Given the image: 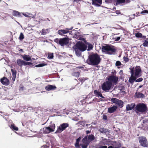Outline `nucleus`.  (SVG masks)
<instances>
[{
    "instance_id": "obj_1",
    "label": "nucleus",
    "mask_w": 148,
    "mask_h": 148,
    "mask_svg": "<svg viewBox=\"0 0 148 148\" xmlns=\"http://www.w3.org/2000/svg\"><path fill=\"white\" fill-rule=\"evenodd\" d=\"M87 46L86 43L82 41H78L73 47V49L75 51L76 55L78 56H80L82 52L87 49Z\"/></svg>"
},
{
    "instance_id": "obj_2",
    "label": "nucleus",
    "mask_w": 148,
    "mask_h": 148,
    "mask_svg": "<svg viewBox=\"0 0 148 148\" xmlns=\"http://www.w3.org/2000/svg\"><path fill=\"white\" fill-rule=\"evenodd\" d=\"M101 60V59L98 54H94L89 55L86 62L89 65L95 66L99 64Z\"/></svg>"
},
{
    "instance_id": "obj_3",
    "label": "nucleus",
    "mask_w": 148,
    "mask_h": 148,
    "mask_svg": "<svg viewBox=\"0 0 148 148\" xmlns=\"http://www.w3.org/2000/svg\"><path fill=\"white\" fill-rule=\"evenodd\" d=\"M102 49L103 51L106 52V53L109 55L114 54L116 50L114 46L109 45L103 46Z\"/></svg>"
},
{
    "instance_id": "obj_4",
    "label": "nucleus",
    "mask_w": 148,
    "mask_h": 148,
    "mask_svg": "<svg viewBox=\"0 0 148 148\" xmlns=\"http://www.w3.org/2000/svg\"><path fill=\"white\" fill-rule=\"evenodd\" d=\"M54 41L61 46L68 45L69 42V38L64 37L62 38H56L54 40Z\"/></svg>"
},
{
    "instance_id": "obj_5",
    "label": "nucleus",
    "mask_w": 148,
    "mask_h": 148,
    "mask_svg": "<svg viewBox=\"0 0 148 148\" xmlns=\"http://www.w3.org/2000/svg\"><path fill=\"white\" fill-rule=\"evenodd\" d=\"M130 73L136 77L138 78L141 76V70L140 66H137L135 67L130 69Z\"/></svg>"
},
{
    "instance_id": "obj_6",
    "label": "nucleus",
    "mask_w": 148,
    "mask_h": 148,
    "mask_svg": "<svg viewBox=\"0 0 148 148\" xmlns=\"http://www.w3.org/2000/svg\"><path fill=\"white\" fill-rule=\"evenodd\" d=\"M136 112L141 113L146 112L148 110L146 105L143 103L137 104L135 107Z\"/></svg>"
},
{
    "instance_id": "obj_7",
    "label": "nucleus",
    "mask_w": 148,
    "mask_h": 148,
    "mask_svg": "<svg viewBox=\"0 0 148 148\" xmlns=\"http://www.w3.org/2000/svg\"><path fill=\"white\" fill-rule=\"evenodd\" d=\"M139 142L140 145L144 147H148V141L146 137L144 136H140L138 138Z\"/></svg>"
},
{
    "instance_id": "obj_8",
    "label": "nucleus",
    "mask_w": 148,
    "mask_h": 148,
    "mask_svg": "<svg viewBox=\"0 0 148 148\" xmlns=\"http://www.w3.org/2000/svg\"><path fill=\"white\" fill-rule=\"evenodd\" d=\"M69 124L68 123H63L60 124V125L58 127L57 130L56 132V133H60L63 131L65 130L66 128L69 126Z\"/></svg>"
},
{
    "instance_id": "obj_9",
    "label": "nucleus",
    "mask_w": 148,
    "mask_h": 148,
    "mask_svg": "<svg viewBox=\"0 0 148 148\" xmlns=\"http://www.w3.org/2000/svg\"><path fill=\"white\" fill-rule=\"evenodd\" d=\"M112 85V84L108 81L104 82L101 85L102 89L103 91H108L111 88Z\"/></svg>"
},
{
    "instance_id": "obj_10",
    "label": "nucleus",
    "mask_w": 148,
    "mask_h": 148,
    "mask_svg": "<svg viewBox=\"0 0 148 148\" xmlns=\"http://www.w3.org/2000/svg\"><path fill=\"white\" fill-rule=\"evenodd\" d=\"M55 128V124L54 123L52 124L49 127H44L43 129V132L45 133L48 134L53 132L54 131Z\"/></svg>"
},
{
    "instance_id": "obj_11",
    "label": "nucleus",
    "mask_w": 148,
    "mask_h": 148,
    "mask_svg": "<svg viewBox=\"0 0 148 148\" xmlns=\"http://www.w3.org/2000/svg\"><path fill=\"white\" fill-rule=\"evenodd\" d=\"M111 101L113 103L118 105L121 108L123 106V102L122 100H119L116 98H112L111 99Z\"/></svg>"
},
{
    "instance_id": "obj_12",
    "label": "nucleus",
    "mask_w": 148,
    "mask_h": 148,
    "mask_svg": "<svg viewBox=\"0 0 148 148\" xmlns=\"http://www.w3.org/2000/svg\"><path fill=\"white\" fill-rule=\"evenodd\" d=\"M118 77L116 76L111 75L108 77V82H110L111 84H116L118 80Z\"/></svg>"
},
{
    "instance_id": "obj_13",
    "label": "nucleus",
    "mask_w": 148,
    "mask_h": 148,
    "mask_svg": "<svg viewBox=\"0 0 148 148\" xmlns=\"http://www.w3.org/2000/svg\"><path fill=\"white\" fill-rule=\"evenodd\" d=\"M73 27L70 28H66L65 29H60L59 30L58 32V33L60 35H63L64 34L69 33V30H71L73 29Z\"/></svg>"
},
{
    "instance_id": "obj_14",
    "label": "nucleus",
    "mask_w": 148,
    "mask_h": 148,
    "mask_svg": "<svg viewBox=\"0 0 148 148\" xmlns=\"http://www.w3.org/2000/svg\"><path fill=\"white\" fill-rule=\"evenodd\" d=\"M87 136H85L82 140V143L84 144H80V145L82 148H87L89 144V142H88L87 140Z\"/></svg>"
},
{
    "instance_id": "obj_15",
    "label": "nucleus",
    "mask_w": 148,
    "mask_h": 148,
    "mask_svg": "<svg viewBox=\"0 0 148 148\" xmlns=\"http://www.w3.org/2000/svg\"><path fill=\"white\" fill-rule=\"evenodd\" d=\"M92 4L96 7H100L102 4V0H92Z\"/></svg>"
},
{
    "instance_id": "obj_16",
    "label": "nucleus",
    "mask_w": 148,
    "mask_h": 148,
    "mask_svg": "<svg viewBox=\"0 0 148 148\" xmlns=\"http://www.w3.org/2000/svg\"><path fill=\"white\" fill-rule=\"evenodd\" d=\"M0 81L3 84L6 86L9 85L10 84L8 79L5 77H3L2 78H1Z\"/></svg>"
},
{
    "instance_id": "obj_17",
    "label": "nucleus",
    "mask_w": 148,
    "mask_h": 148,
    "mask_svg": "<svg viewBox=\"0 0 148 148\" xmlns=\"http://www.w3.org/2000/svg\"><path fill=\"white\" fill-rule=\"evenodd\" d=\"M136 106L135 103H131L128 104L126 106V110L127 111L133 109Z\"/></svg>"
},
{
    "instance_id": "obj_18",
    "label": "nucleus",
    "mask_w": 148,
    "mask_h": 148,
    "mask_svg": "<svg viewBox=\"0 0 148 148\" xmlns=\"http://www.w3.org/2000/svg\"><path fill=\"white\" fill-rule=\"evenodd\" d=\"M128 0H115L114 1V4L115 5H121V4L124 3L126 1L128 2Z\"/></svg>"
},
{
    "instance_id": "obj_19",
    "label": "nucleus",
    "mask_w": 148,
    "mask_h": 148,
    "mask_svg": "<svg viewBox=\"0 0 148 148\" xmlns=\"http://www.w3.org/2000/svg\"><path fill=\"white\" fill-rule=\"evenodd\" d=\"M57 88L55 86L51 85H49L46 86L45 87V89L47 91L54 90H56Z\"/></svg>"
},
{
    "instance_id": "obj_20",
    "label": "nucleus",
    "mask_w": 148,
    "mask_h": 148,
    "mask_svg": "<svg viewBox=\"0 0 148 148\" xmlns=\"http://www.w3.org/2000/svg\"><path fill=\"white\" fill-rule=\"evenodd\" d=\"M117 108V107L116 106H113L112 107L109 108L108 110V112L110 113H112L115 112Z\"/></svg>"
},
{
    "instance_id": "obj_21",
    "label": "nucleus",
    "mask_w": 148,
    "mask_h": 148,
    "mask_svg": "<svg viewBox=\"0 0 148 148\" xmlns=\"http://www.w3.org/2000/svg\"><path fill=\"white\" fill-rule=\"evenodd\" d=\"M23 59L24 60L26 61H31L32 60V56L26 54H24L21 56Z\"/></svg>"
},
{
    "instance_id": "obj_22",
    "label": "nucleus",
    "mask_w": 148,
    "mask_h": 148,
    "mask_svg": "<svg viewBox=\"0 0 148 148\" xmlns=\"http://www.w3.org/2000/svg\"><path fill=\"white\" fill-rule=\"evenodd\" d=\"M119 33L117 34H115L114 33H112V35L111 36L112 40H114V41H119L121 38L120 37H117L115 36V35L116 34H119Z\"/></svg>"
},
{
    "instance_id": "obj_23",
    "label": "nucleus",
    "mask_w": 148,
    "mask_h": 148,
    "mask_svg": "<svg viewBox=\"0 0 148 148\" xmlns=\"http://www.w3.org/2000/svg\"><path fill=\"white\" fill-rule=\"evenodd\" d=\"M138 78L132 74H131V77L129 78V82L131 83H133Z\"/></svg>"
},
{
    "instance_id": "obj_24",
    "label": "nucleus",
    "mask_w": 148,
    "mask_h": 148,
    "mask_svg": "<svg viewBox=\"0 0 148 148\" xmlns=\"http://www.w3.org/2000/svg\"><path fill=\"white\" fill-rule=\"evenodd\" d=\"M24 61L21 59H18L16 60L17 64L20 67H22L24 65Z\"/></svg>"
},
{
    "instance_id": "obj_25",
    "label": "nucleus",
    "mask_w": 148,
    "mask_h": 148,
    "mask_svg": "<svg viewBox=\"0 0 148 148\" xmlns=\"http://www.w3.org/2000/svg\"><path fill=\"white\" fill-rule=\"evenodd\" d=\"M12 15L18 17H21V14L18 11L16 10H13Z\"/></svg>"
},
{
    "instance_id": "obj_26",
    "label": "nucleus",
    "mask_w": 148,
    "mask_h": 148,
    "mask_svg": "<svg viewBox=\"0 0 148 148\" xmlns=\"http://www.w3.org/2000/svg\"><path fill=\"white\" fill-rule=\"evenodd\" d=\"M87 136V140L89 143L90 141L94 140L95 139L94 136L92 134H91L89 136Z\"/></svg>"
},
{
    "instance_id": "obj_27",
    "label": "nucleus",
    "mask_w": 148,
    "mask_h": 148,
    "mask_svg": "<svg viewBox=\"0 0 148 148\" xmlns=\"http://www.w3.org/2000/svg\"><path fill=\"white\" fill-rule=\"evenodd\" d=\"M85 43L87 46L88 45V49H87L88 51H90L92 49L93 47V45L87 42H86Z\"/></svg>"
},
{
    "instance_id": "obj_28",
    "label": "nucleus",
    "mask_w": 148,
    "mask_h": 148,
    "mask_svg": "<svg viewBox=\"0 0 148 148\" xmlns=\"http://www.w3.org/2000/svg\"><path fill=\"white\" fill-rule=\"evenodd\" d=\"M99 131L102 133H106L109 132V130L107 129H105L103 128H100L99 130Z\"/></svg>"
},
{
    "instance_id": "obj_29",
    "label": "nucleus",
    "mask_w": 148,
    "mask_h": 148,
    "mask_svg": "<svg viewBox=\"0 0 148 148\" xmlns=\"http://www.w3.org/2000/svg\"><path fill=\"white\" fill-rule=\"evenodd\" d=\"M135 95L138 98H144L145 97L144 94L140 92H136L135 93Z\"/></svg>"
},
{
    "instance_id": "obj_30",
    "label": "nucleus",
    "mask_w": 148,
    "mask_h": 148,
    "mask_svg": "<svg viewBox=\"0 0 148 148\" xmlns=\"http://www.w3.org/2000/svg\"><path fill=\"white\" fill-rule=\"evenodd\" d=\"M82 138L81 137H79L76 140V142L75 143V146L77 148H78L79 147V142L80 140Z\"/></svg>"
},
{
    "instance_id": "obj_31",
    "label": "nucleus",
    "mask_w": 148,
    "mask_h": 148,
    "mask_svg": "<svg viewBox=\"0 0 148 148\" xmlns=\"http://www.w3.org/2000/svg\"><path fill=\"white\" fill-rule=\"evenodd\" d=\"M80 71H81L78 72H74L72 73V75L74 77H78L80 75Z\"/></svg>"
},
{
    "instance_id": "obj_32",
    "label": "nucleus",
    "mask_w": 148,
    "mask_h": 148,
    "mask_svg": "<svg viewBox=\"0 0 148 148\" xmlns=\"http://www.w3.org/2000/svg\"><path fill=\"white\" fill-rule=\"evenodd\" d=\"M78 79L81 82V84H82L85 81L88 80V78L87 77H83L82 78H79Z\"/></svg>"
},
{
    "instance_id": "obj_33",
    "label": "nucleus",
    "mask_w": 148,
    "mask_h": 148,
    "mask_svg": "<svg viewBox=\"0 0 148 148\" xmlns=\"http://www.w3.org/2000/svg\"><path fill=\"white\" fill-rule=\"evenodd\" d=\"M10 128L13 130L18 131V127L15 126L14 124H12L11 125Z\"/></svg>"
},
{
    "instance_id": "obj_34",
    "label": "nucleus",
    "mask_w": 148,
    "mask_h": 148,
    "mask_svg": "<svg viewBox=\"0 0 148 148\" xmlns=\"http://www.w3.org/2000/svg\"><path fill=\"white\" fill-rule=\"evenodd\" d=\"M11 71L12 73V75L13 76L12 79L13 80V78H14V79L16 77V70H14L12 69H11Z\"/></svg>"
},
{
    "instance_id": "obj_35",
    "label": "nucleus",
    "mask_w": 148,
    "mask_h": 148,
    "mask_svg": "<svg viewBox=\"0 0 148 148\" xmlns=\"http://www.w3.org/2000/svg\"><path fill=\"white\" fill-rule=\"evenodd\" d=\"M94 93L95 96L96 97H99L101 93L98 91L97 90H95L94 91Z\"/></svg>"
},
{
    "instance_id": "obj_36",
    "label": "nucleus",
    "mask_w": 148,
    "mask_h": 148,
    "mask_svg": "<svg viewBox=\"0 0 148 148\" xmlns=\"http://www.w3.org/2000/svg\"><path fill=\"white\" fill-rule=\"evenodd\" d=\"M143 45L145 47L148 46V38H147L146 40L144 41V42L143 44Z\"/></svg>"
},
{
    "instance_id": "obj_37",
    "label": "nucleus",
    "mask_w": 148,
    "mask_h": 148,
    "mask_svg": "<svg viewBox=\"0 0 148 148\" xmlns=\"http://www.w3.org/2000/svg\"><path fill=\"white\" fill-rule=\"evenodd\" d=\"M135 36L136 38H140L142 37V34L140 33L137 32L135 34Z\"/></svg>"
},
{
    "instance_id": "obj_38",
    "label": "nucleus",
    "mask_w": 148,
    "mask_h": 148,
    "mask_svg": "<svg viewBox=\"0 0 148 148\" xmlns=\"http://www.w3.org/2000/svg\"><path fill=\"white\" fill-rule=\"evenodd\" d=\"M114 1H115V0H105V2L106 3L109 4L114 2Z\"/></svg>"
},
{
    "instance_id": "obj_39",
    "label": "nucleus",
    "mask_w": 148,
    "mask_h": 148,
    "mask_svg": "<svg viewBox=\"0 0 148 148\" xmlns=\"http://www.w3.org/2000/svg\"><path fill=\"white\" fill-rule=\"evenodd\" d=\"M46 65H47V64H46L45 63H43L40 64H38L37 65H36L35 66L36 67H41L44 66Z\"/></svg>"
},
{
    "instance_id": "obj_40",
    "label": "nucleus",
    "mask_w": 148,
    "mask_h": 148,
    "mask_svg": "<svg viewBox=\"0 0 148 148\" xmlns=\"http://www.w3.org/2000/svg\"><path fill=\"white\" fill-rule=\"evenodd\" d=\"M53 57V53H49L48 54L47 58L49 59H52Z\"/></svg>"
},
{
    "instance_id": "obj_41",
    "label": "nucleus",
    "mask_w": 148,
    "mask_h": 148,
    "mask_svg": "<svg viewBox=\"0 0 148 148\" xmlns=\"http://www.w3.org/2000/svg\"><path fill=\"white\" fill-rule=\"evenodd\" d=\"M123 59L125 63L127 62L129 60V59L127 56H124Z\"/></svg>"
},
{
    "instance_id": "obj_42",
    "label": "nucleus",
    "mask_w": 148,
    "mask_h": 148,
    "mask_svg": "<svg viewBox=\"0 0 148 148\" xmlns=\"http://www.w3.org/2000/svg\"><path fill=\"white\" fill-rule=\"evenodd\" d=\"M24 37L23 34L22 33L20 34L19 36V39L21 40H22L24 38Z\"/></svg>"
},
{
    "instance_id": "obj_43",
    "label": "nucleus",
    "mask_w": 148,
    "mask_h": 148,
    "mask_svg": "<svg viewBox=\"0 0 148 148\" xmlns=\"http://www.w3.org/2000/svg\"><path fill=\"white\" fill-rule=\"evenodd\" d=\"M143 78L140 77L138 79H136V82H140L143 80Z\"/></svg>"
},
{
    "instance_id": "obj_44",
    "label": "nucleus",
    "mask_w": 148,
    "mask_h": 148,
    "mask_svg": "<svg viewBox=\"0 0 148 148\" xmlns=\"http://www.w3.org/2000/svg\"><path fill=\"white\" fill-rule=\"evenodd\" d=\"M121 65V62L119 61H117L115 64V65L116 66H120Z\"/></svg>"
},
{
    "instance_id": "obj_45",
    "label": "nucleus",
    "mask_w": 148,
    "mask_h": 148,
    "mask_svg": "<svg viewBox=\"0 0 148 148\" xmlns=\"http://www.w3.org/2000/svg\"><path fill=\"white\" fill-rule=\"evenodd\" d=\"M32 63L31 62H26V61H24V65L26 66L27 65H30V64L32 65Z\"/></svg>"
},
{
    "instance_id": "obj_46",
    "label": "nucleus",
    "mask_w": 148,
    "mask_h": 148,
    "mask_svg": "<svg viewBox=\"0 0 148 148\" xmlns=\"http://www.w3.org/2000/svg\"><path fill=\"white\" fill-rule=\"evenodd\" d=\"M103 119L104 120H107V116L106 114H104L103 116Z\"/></svg>"
},
{
    "instance_id": "obj_47",
    "label": "nucleus",
    "mask_w": 148,
    "mask_h": 148,
    "mask_svg": "<svg viewBox=\"0 0 148 148\" xmlns=\"http://www.w3.org/2000/svg\"><path fill=\"white\" fill-rule=\"evenodd\" d=\"M79 40H83L84 41V43H85V42H87L86 40L84 38H82V37H80L79 38Z\"/></svg>"
},
{
    "instance_id": "obj_48",
    "label": "nucleus",
    "mask_w": 148,
    "mask_h": 148,
    "mask_svg": "<svg viewBox=\"0 0 148 148\" xmlns=\"http://www.w3.org/2000/svg\"><path fill=\"white\" fill-rule=\"evenodd\" d=\"M98 148H107L106 146H100Z\"/></svg>"
},
{
    "instance_id": "obj_49",
    "label": "nucleus",
    "mask_w": 148,
    "mask_h": 148,
    "mask_svg": "<svg viewBox=\"0 0 148 148\" xmlns=\"http://www.w3.org/2000/svg\"><path fill=\"white\" fill-rule=\"evenodd\" d=\"M148 13V11L147 10H144L141 13Z\"/></svg>"
},
{
    "instance_id": "obj_50",
    "label": "nucleus",
    "mask_w": 148,
    "mask_h": 148,
    "mask_svg": "<svg viewBox=\"0 0 148 148\" xmlns=\"http://www.w3.org/2000/svg\"><path fill=\"white\" fill-rule=\"evenodd\" d=\"M23 15L24 16H25V17H29V16L28 15V13H27V14H26V13H25V14H24L23 13H22Z\"/></svg>"
},
{
    "instance_id": "obj_51",
    "label": "nucleus",
    "mask_w": 148,
    "mask_h": 148,
    "mask_svg": "<svg viewBox=\"0 0 148 148\" xmlns=\"http://www.w3.org/2000/svg\"><path fill=\"white\" fill-rule=\"evenodd\" d=\"M115 12L117 14H121V12L119 10H116Z\"/></svg>"
},
{
    "instance_id": "obj_52",
    "label": "nucleus",
    "mask_w": 148,
    "mask_h": 148,
    "mask_svg": "<svg viewBox=\"0 0 148 148\" xmlns=\"http://www.w3.org/2000/svg\"><path fill=\"white\" fill-rule=\"evenodd\" d=\"M91 132L90 131L87 130L86 131V133L87 134H88L89 133Z\"/></svg>"
},
{
    "instance_id": "obj_53",
    "label": "nucleus",
    "mask_w": 148,
    "mask_h": 148,
    "mask_svg": "<svg viewBox=\"0 0 148 148\" xmlns=\"http://www.w3.org/2000/svg\"><path fill=\"white\" fill-rule=\"evenodd\" d=\"M99 97H101L102 98H105V97L102 95V94L101 93V95H100Z\"/></svg>"
},
{
    "instance_id": "obj_54",
    "label": "nucleus",
    "mask_w": 148,
    "mask_h": 148,
    "mask_svg": "<svg viewBox=\"0 0 148 148\" xmlns=\"http://www.w3.org/2000/svg\"><path fill=\"white\" fill-rule=\"evenodd\" d=\"M119 73L120 74H122L123 73V71L122 70H121L119 72Z\"/></svg>"
},
{
    "instance_id": "obj_55",
    "label": "nucleus",
    "mask_w": 148,
    "mask_h": 148,
    "mask_svg": "<svg viewBox=\"0 0 148 148\" xmlns=\"http://www.w3.org/2000/svg\"><path fill=\"white\" fill-rule=\"evenodd\" d=\"M108 148H114V147L112 146H110Z\"/></svg>"
},
{
    "instance_id": "obj_56",
    "label": "nucleus",
    "mask_w": 148,
    "mask_h": 148,
    "mask_svg": "<svg viewBox=\"0 0 148 148\" xmlns=\"http://www.w3.org/2000/svg\"><path fill=\"white\" fill-rule=\"evenodd\" d=\"M97 99V98H96V97H95L93 99V101H96Z\"/></svg>"
},
{
    "instance_id": "obj_57",
    "label": "nucleus",
    "mask_w": 148,
    "mask_h": 148,
    "mask_svg": "<svg viewBox=\"0 0 148 148\" xmlns=\"http://www.w3.org/2000/svg\"><path fill=\"white\" fill-rule=\"evenodd\" d=\"M79 1V0H74V2H77Z\"/></svg>"
},
{
    "instance_id": "obj_58",
    "label": "nucleus",
    "mask_w": 148,
    "mask_h": 148,
    "mask_svg": "<svg viewBox=\"0 0 148 148\" xmlns=\"http://www.w3.org/2000/svg\"><path fill=\"white\" fill-rule=\"evenodd\" d=\"M23 87H21L20 88V90H23Z\"/></svg>"
},
{
    "instance_id": "obj_59",
    "label": "nucleus",
    "mask_w": 148,
    "mask_h": 148,
    "mask_svg": "<svg viewBox=\"0 0 148 148\" xmlns=\"http://www.w3.org/2000/svg\"><path fill=\"white\" fill-rule=\"evenodd\" d=\"M143 85H140V86H139V88H142L143 87Z\"/></svg>"
},
{
    "instance_id": "obj_60",
    "label": "nucleus",
    "mask_w": 148,
    "mask_h": 148,
    "mask_svg": "<svg viewBox=\"0 0 148 148\" xmlns=\"http://www.w3.org/2000/svg\"><path fill=\"white\" fill-rule=\"evenodd\" d=\"M90 125V124H87L86 125V126H88Z\"/></svg>"
},
{
    "instance_id": "obj_61",
    "label": "nucleus",
    "mask_w": 148,
    "mask_h": 148,
    "mask_svg": "<svg viewBox=\"0 0 148 148\" xmlns=\"http://www.w3.org/2000/svg\"><path fill=\"white\" fill-rule=\"evenodd\" d=\"M114 148H119V147H115V148L114 147Z\"/></svg>"
},
{
    "instance_id": "obj_62",
    "label": "nucleus",
    "mask_w": 148,
    "mask_h": 148,
    "mask_svg": "<svg viewBox=\"0 0 148 148\" xmlns=\"http://www.w3.org/2000/svg\"><path fill=\"white\" fill-rule=\"evenodd\" d=\"M114 9H115V10L116 9V8L115 7H114V8L113 10H114Z\"/></svg>"
},
{
    "instance_id": "obj_63",
    "label": "nucleus",
    "mask_w": 148,
    "mask_h": 148,
    "mask_svg": "<svg viewBox=\"0 0 148 148\" xmlns=\"http://www.w3.org/2000/svg\"><path fill=\"white\" fill-rule=\"evenodd\" d=\"M146 37V36H145V38Z\"/></svg>"
},
{
    "instance_id": "obj_64",
    "label": "nucleus",
    "mask_w": 148,
    "mask_h": 148,
    "mask_svg": "<svg viewBox=\"0 0 148 148\" xmlns=\"http://www.w3.org/2000/svg\"><path fill=\"white\" fill-rule=\"evenodd\" d=\"M101 101H102V99H101Z\"/></svg>"
}]
</instances>
